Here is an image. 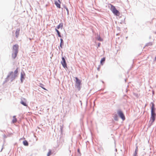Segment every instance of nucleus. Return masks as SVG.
Wrapping results in <instances>:
<instances>
[{
  "label": "nucleus",
  "instance_id": "nucleus-1",
  "mask_svg": "<svg viewBox=\"0 0 156 156\" xmlns=\"http://www.w3.org/2000/svg\"><path fill=\"white\" fill-rule=\"evenodd\" d=\"M110 9L113 13L116 16H119L120 15V12L118 10H117L115 7L111 4H110Z\"/></svg>",
  "mask_w": 156,
  "mask_h": 156
},
{
  "label": "nucleus",
  "instance_id": "nucleus-2",
  "mask_svg": "<svg viewBox=\"0 0 156 156\" xmlns=\"http://www.w3.org/2000/svg\"><path fill=\"white\" fill-rule=\"evenodd\" d=\"M156 114L155 112L151 111V116L150 118V121L152 123L155 119Z\"/></svg>",
  "mask_w": 156,
  "mask_h": 156
},
{
  "label": "nucleus",
  "instance_id": "nucleus-3",
  "mask_svg": "<svg viewBox=\"0 0 156 156\" xmlns=\"http://www.w3.org/2000/svg\"><path fill=\"white\" fill-rule=\"evenodd\" d=\"M76 80V86L80 90V85L81 84V80H79L77 77L75 78Z\"/></svg>",
  "mask_w": 156,
  "mask_h": 156
},
{
  "label": "nucleus",
  "instance_id": "nucleus-4",
  "mask_svg": "<svg viewBox=\"0 0 156 156\" xmlns=\"http://www.w3.org/2000/svg\"><path fill=\"white\" fill-rule=\"evenodd\" d=\"M117 113L120 117L123 120L125 119V118L121 110H119L117 112Z\"/></svg>",
  "mask_w": 156,
  "mask_h": 156
},
{
  "label": "nucleus",
  "instance_id": "nucleus-5",
  "mask_svg": "<svg viewBox=\"0 0 156 156\" xmlns=\"http://www.w3.org/2000/svg\"><path fill=\"white\" fill-rule=\"evenodd\" d=\"M61 63L64 68H67V64L65 58L62 57V61L61 62Z\"/></svg>",
  "mask_w": 156,
  "mask_h": 156
},
{
  "label": "nucleus",
  "instance_id": "nucleus-6",
  "mask_svg": "<svg viewBox=\"0 0 156 156\" xmlns=\"http://www.w3.org/2000/svg\"><path fill=\"white\" fill-rule=\"evenodd\" d=\"M19 50V45L17 44L14 45L13 46V50L14 52H18Z\"/></svg>",
  "mask_w": 156,
  "mask_h": 156
},
{
  "label": "nucleus",
  "instance_id": "nucleus-7",
  "mask_svg": "<svg viewBox=\"0 0 156 156\" xmlns=\"http://www.w3.org/2000/svg\"><path fill=\"white\" fill-rule=\"evenodd\" d=\"M60 3V2L58 1V2L55 1V4L58 8H61Z\"/></svg>",
  "mask_w": 156,
  "mask_h": 156
},
{
  "label": "nucleus",
  "instance_id": "nucleus-8",
  "mask_svg": "<svg viewBox=\"0 0 156 156\" xmlns=\"http://www.w3.org/2000/svg\"><path fill=\"white\" fill-rule=\"evenodd\" d=\"M20 29H17L16 30V31L15 33V34H16V36L17 38L18 37V36L19 35V33H20Z\"/></svg>",
  "mask_w": 156,
  "mask_h": 156
},
{
  "label": "nucleus",
  "instance_id": "nucleus-9",
  "mask_svg": "<svg viewBox=\"0 0 156 156\" xmlns=\"http://www.w3.org/2000/svg\"><path fill=\"white\" fill-rule=\"evenodd\" d=\"M25 76V74L24 73H21V80L22 82H23V80L24 79V77Z\"/></svg>",
  "mask_w": 156,
  "mask_h": 156
},
{
  "label": "nucleus",
  "instance_id": "nucleus-10",
  "mask_svg": "<svg viewBox=\"0 0 156 156\" xmlns=\"http://www.w3.org/2000/svg\"><path fill=\"white\" fill-rule=\"evenodd\" d=\"M17 53H18L17 52H14V53H12V57L13 59L15 58L16 57Z\"/></svg>",
  "mask_w": 156,
  "mask_h": 156
},
{
  "label": "nucleus",
  "instance_id": "nucleus-11",
  "mask_svg": "<svg viewBox=\"0 0 156 156\" xmlns=\"http://www.w3.org/2000/svg\"><path fill=\"white\" fill-rule=\"evenodd\" d=\"M152 106L151 108V111L152 112H155V108H154V105L153 103H151Z\"/></svg>",
  "mask_w": 156,
  "mask_h": 156
},
{
  "label": "nucleus",
  "instance_id": "nucleus-12",
  "mask_svg": "<svg viewBox=\"0 0 156 156\" xmlns=\"http://www.w3.org/2000/svg\"><path fill=\"white\" fill-rule=\"evenodd\" d=\"M17 120L16 118V116H13V119L12 120V122L13 123H15L17 122Z\"/></svg>",
  "mask_w": 156,
  "mask_h": 156
},
{
  "label": "nucleus",
  "instance_id": "nucleus-13",
  "mask_svg": "<svg viewBox=\"0 0 156 156\" xmlns=\"http://www.w3.org/2000/svg\"><path fill=\"white\" fill-rule=\"evenodd\" d=\"M60 41H61V42H60V46L61 48H62V45H63V41L62 38H61L60 39Z\"/></svg>",
  "mask_w": 156,
  "mask_h": 156
},
{
  "label": "nucleus",
  "instance_id": "nucleus-14",
  "mask_svg": "<svg viewBox=\"0 0 156 156\" xmlns=\"http://www.w3.org/2000/svg\"><path fill=\"white\" fill-rule=\"evenodd\" d=\"M55 30L57 32L58 35V36L59 37H61V36L60 35V32H59V31L57 29H55Z\"/></svg>",
  "mask_w": 156,
  "mask_h": 156
},
{
  "label": "nucleus",
  "instance_id": "nucleus-15",
  "mask_svg": "<svg viewBox=\"0 0 156 156\" xmlns=\"http://www.w3.org/2000/svg\"><path fill=\"white\" fill-rule=\"evenodd\" d=\"M23 144L25 146H28V143L27 140H24L23 142Z\"/></svg>",
  "mask_w": 156,
  "mask_h": 156
},
{
  "label": "nucleus",
  "instance_id": "nucleus-16",
  "mask_svg": "<svg viewBox=\"0 0 156 156\" xmlns=\"http://www.w3.org/2000/svg\"><path fill=\"white\" fill-rule=\"evenodd\" d=\"M63 27V24L62 23H60L59 25H58L57 27V29H59V28L61 27Z\"/></svg>",
  "mask_w": 156,
  "mask_h": 156
},
{
  "label": "nucleus",
  "instance_id": "nucleus-17",
  "mask_svg": "<svg viewBox=\"0 0 156 156\" xmlns=\"http://www.w3.org/2000/svg\"><path fill=\"white\" fill-rule=\"evenodd\" d=\"M105 58H102L101 61V63L102 65L103 62H104L105 61Z\"/></svg>",
  "mask_w": 156,
  "mask_h": 156
},
{
  "label": "nucleus",
  "instance_id": "nucleus-18",
  "mask_svg": "<svg viewBox=\"0 0 156 156\" xmlns=\"http://www.w3.org/2000/svg\"><path fill=\"white\" fill-rule=\"evenodd\" d=\"M18 73V68H17L14 71V74L15 76H17Z\"/></svg>",
  "mask_w": 156,
  "mask_h": 156
},
{
  "label": "nucleus",
  "instance_id": "nucleus-19",
  "mask_svg": "<svg viewBox=\"0 0 156 156\" xmlns=\"http://www.w3.org/2000/svg\"><path fill=\"white\" fill-rule=\"evenodd\" d=\"M21 104H22L24 106H27V104L26 103L24 102L23 101H22L21 102Z\"/></svg>",
  "mask_w": 156,
  "mask_h": 156
},
{
  "label": "nucleus",
  "instance_id": "nucleus-20",
  "mask_svg": "<svg viewBox=\"0 0 156 156\" xmlns=\"http://www.w3.org/2000/svg\"><path fill=\"white\" fill-rule=\"evenodd\" d=\"M51 150H49V152H48L47 156H50L51 154Z\"/></svg>",
  "mask_w": 156,
  "mask_h": 156
},
{
  "label": "nucleus",
  "instance_id": "nucleus-21",
  "mask_svg": "<svg viewBox=\"0 0 156 156\" xmlns=\"http://www.w3.org/2000/svg\"><path fill=\"white\" fill-rule=\"evenodd\" d=\"M40 87H41L44 90H47L45 88H44V87L43 86H44V85L42 84H40Z\"/></svg>",
  "mask_w": 156,
  "mask_h": 156
},
{
  "label": "nucleus",
  "instance_id": "nucleus-22",
  "mask_svg": "<svg viewBox=\"0 0 156 156\" xmlns=\"http://www.w3.org/2000/svg\"><path fill=\"white\" fill-rule=\"evenodd\" d=\"M98 40L100 41H103L102 39L100 37H98Z\"/></svg>",
  "mask_w": 156,
  "mask_h": 156
},
{
  "label": "nucleus",
  "instance_id": "nucleus-23",
  "mask_svg": "<svg viewBox=\"0 0 156 156\" xmlns=\"http://www.w3.org/2000/svg\"><path fill=\"white\" fill-rule=\"evenodd\" d=\"M114 119L115 120H118L117 116L116 115L115 116Z\"/></svg>",
  "mask_w": 156,
  "mask_h": 156
},
{
  "label": "nucleus",
  "instance_id": "nucleus-24",
  "mask_svg": "<svg viewBox=\"0 0 156 156\" xmlns=\"http://www.w3.org/2000/svg\"><path fill=\"white\" fill-rule=\"evenodd\" d=\"M137 153L135 152L133 156H137Z\"/></svg>",
  "mask_w": 156,
  "mask_h": 156
},
{
  "label": "nucleus",
  "instance_id": "nucleus-25",
  "mask_svg": "<svg viewBox=\"0 0 156 156\" xmlns=\"http://www.w3.org/2000/svg\"><path fill=\"white\" fill-rule=\"evenodd\" d=\"M138 151V147H137V146L136 147V148L135 150V152H137Z\"/></svg>",
  "mask_w": 156,
  "mask_h": 156
},
{
  "label": "nucleus",
  "instance_id": "nucleus-26",
  "mask_svg": "<svg viewBox=\"0 0 156 156\" xmlns=\"http://www.w3.org/2000/svg\"><path fill=\"white\" fill-rule=\"evenodd\" d=\"M66 10L68 12V9L66 8Z\"/></svg>",
  "mask_w": 156,
  "mask_h": 156
},
{
  "label": "nucleus",
  "instance_id": "nucleus-27",
  "mask_svg": "<svg viewBox=\"0 0 156 156\" xmlns=\"http://www.w3.org/2000/svg\"><path fill=\"white\" fill-rule=\"evenodd\" d=\"M155 60L156 61V57H155Z\"/></svg>",
  "mask_w": 156,
  "mask_h": 156
}]
</instances>
